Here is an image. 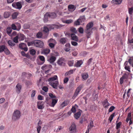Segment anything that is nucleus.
I'll return each mask as SVG.
<instances>
[{
    "instance_id": "f257e3e1",
    "label": "nucleus",
    "mask_w": 133,
    "mask_h": 133,
    "mask_svg": "<svg viewBox=\"0 0 133 133\" xmlns=\"http://www.w3.org/2000/svg\"><path fill=\"white\" fill-rule=\"evenodd\" d=\"M56 17V14L55 12H47L44 15V22L48 21L49 18H54Z\"/></svg>"
},
{
    "instance_id": "f03ea898",
    "label": "nucleus",
    "mask_w": 133,
    "mask_h": 133,
    "mask_svg": "<svg viewBox=\"0 0 133 133\" xmlns=\"http://www.w3.org/2000/svg\"><path fill=\"white\" fill-rule=\"evenodd\" d=\"M21 116V114L20 111L16 110L14 111L12 117V119L13 121H15L19 119Z\"/></svg>"
},
{
    "instance_id": "7ed1b4c3",
    "label": "nucleus",
    "mask_w": 133,
    "mask_h": 133,
    "mask_svg": "<svg viewBox=\"0 0 133 133\" xmlns=\"http://www.w3.org/2000/svg\"><path fill=\"white\" fill-rule=\"evenodd\" d=\"M12 5L13 8L19 10H20L22 7V2L20 1L14 2L12 4Z\"/></svg>"
},
{
    "instance_id": "20e7f679",
    "label": "nucleus",
    "mask_w": 133,
    "mask_h": 133,
    "mask_svg": "<svg viewBox=\"0 0 133 133\" xmlns=\"http://www.w3.org/2000/svg\"><path fill=\"white\" fill-rule=\"evenodd\" d=\"M33 42L34 43V45L37 47L42 48L43 46V42L39 40H34Z\"/></svg>"
},
{
    "instance_id": "39448f33",
    "label": "nucleus",
    "mask_w": 133,
    "mask_h": 133,
    "mask_svg": "<svg viewBox=\"0 0 133 133\" xmlns=\"http://www.w3.org/2000/svg\"><path fill=\"white\" fill-rule=\"evenodd\" d=\"M129 74L128 73H125L123 75L122 77L120 78L119 80V82L120 84H122L124 82V79L127 80L129 78Z\"/></svg>"
},
{
    "instance_id": "423d86ee",
    "label": "nucleus",
    "mask_w": 133,
    "mask_h": 133,
    "mask_svg": "<svg viewBox=\"0 0 133 133\" xmlns=\"http://www.w3.org/2000/svg\"><path fill=\"white\" fill-rule=\"evenodd\" d=\"M84 32L85 33L87 38H89L92 33V29H89L85 28L84 30Z\"/></svg>"
},
{
    "instance_id": "0eeeda50",
    "label": "nucleus",
    "mask_w": 133,
    "mask_h": 133,
    "mask_svg": "<svg viewBox=\"0 0 133 133\" xmlns=\"http://www.w3.org/2000/svg\"><path fill=\"white\" fill-rule=\"evenodd\" d=\"M82 88V85H80L78 87H77L75 92H74V95L72 97V99H74L75 98V97L78 94Z\"/></svg>"
},
{
    "instance_id": "6e6552de",
    "label": "nucleus",
    "mask_w": 133,
    "mask_h": 133,
    "mask_svg": "<svg viewBox=\"0 0 133 133\" xmlns=\"http://www.w3.org/2000/svg\"><path fill=\"white\" fill-rule=\"evenodd\" d=\"M65 35H68V36H70L71 37V39L72 40L75 41L77 42L78 41V37L76 36L75 34L72 33L70 34L69 33H66L65 34Z\"/></svg>"
},
{
    "instance_id": "1a4fd4ad",
    "label": "nucleus",
    "mask_w": 133,
    "mask_h": 133,
    "mask_svg": "<svg viewBox=\"0 0 133 133\" xmlns=\"http://www.w3.org/2000/svg\"><path fill=\"white\" fill-rule=\"evenodd\" d=\"M44 103L43 101H39L37 103V108L39 109L42 110L44 108Z\"/></svg>"
},
{
    "instance_id": "9d476101",
    "label": "nucleus",
    "mask_w": 133,
    "mask_h": 133,
    "mask_svg": "<svg viewBox=\"0 0 133 133\" xmlns=\"http://www.w3.org/2000/svg\"><path fill=\"white\" fill-rule=\"evenodd\" d=\"M69 131L71 132H74L76 131V125L74 123H72L69 128Z\"/></svg>"
},
{
    "instance_id": "9b49d317",
    "label": "nucleus",
    "mask_w": 133,
    "mask_h": 133,
    "mask_svg": "<svg viewBox=\"0 0 133 133\" xmlns=\"http://www.w3.org/2000/svg\"><path fill=\"white\" fill-rule=\"evenodd\" d=\"M65 61V59L63 57H62L59 58L57 63L59 65L62 66L64 64V62Z\"/></svg>"
},
{
    "instance_id": "f8f14e48",
    "label": "nucleus",
    "mask_w": 133,
    "mask_h": 133,
    "mask_svg": "<svg viewBox=\"0 0 133 133\" xmlns=\"http://www.w3.org/2000/svg\"><path fill=\"white\" fill-rule=\"evenodd\" d=\"M54 88L57 89L58 84V82L57 81L53 82H52L49 83Z\"/></svg>"
},
{
    "instance_id": "ddd939ff",
    "label": "nucleus",
    "mask_w": 133,
    "mask_h": 133,
    "mask_svg": "<svg viewBox=\"0 0 133 133\" xmlns=\"http://www.w3.org/2000/svg\"><path fill=\"white\" fill-rule=\"evenodd\" d=\"M17 36L19 41L24 40L25 37L24 35L21 33L18 34Z\"/></svg>"
},
{
    "instance_id": "4468645a",
    "label": "nucleus",
    "mask_w": 133,
    "mask_h": 133,
    "mask_svg": "<svg viewBox=\"0 0 133 133\" xmlns=\"http://www.w3.org/2000/svg\"><path fill=\"white\" fill-rule=\"evenodd\" d=\"M50 52V50L48 48H46L43 50L41 52V54L45 55H47Z\"/></svg>"
},
{
    "instance_id": "2eb2a0df",
    "label": "nucleus",
    "mask_w": 133,
    "mask_h": 133,
    "mask_svg": "<svg viewBox=\"0 0 133 133\" xmlns=\"http://www.w3.org/2000/svg\"><path fill=\"white\" fill-rule=\"evenodd\" d=\"M57 79V76L56 75H55L53 77L49 78L48 79V81L49 82V83H50L54 82V81Z\"/></svg>"
},
{
    "instance_id": "dca6fc26",
    "label": "nucleus",
    "mask_w": 133,
    "mask_h": 133,
    "mask_svg": "<svg viewBox=\"0 0 133 133\" xmlns=\"http://www.w3.org/2000/svg\"><path fill=\"white\" fill-rule=\"evenodd\" d=\"M83 63V62L82 60L77 61L75 64L74 66L77 67H80Z\"/></svg>"
},
{
    "instance_id": "f3484780",
    "label": "nucleus",
    "mask_w": 133,
    "mask_h": 133,
    "mask_svg": "<svg viewBox=\"0 0 133 133\" xmlns=\"http://www.w3.org/2000/svg\"><path fill=\"white\" fill-rule=\"evenodd\" d=\"M94 24L92 22H90L88 23L86 26V28L89 29H92L91 28L93 26Z\"/></svg>"
},
{
    "instance_id": "a211bd4d",
    "label": "nucleus",
    "mask_w": 133,
    "mask_h": 133,
    "mask_svg": "<svg viewBox=\"0 0 133 133\" xmlns=\"http://www.w3.org/2000/svg\"><path fill=\"white\" fill-rule=\"evenodd\" d=\"M16 92L18 94H19L21 89V86L19 84H18L16 86Z\"/></svg>"
},
{
    "instance_id": "6ab92c4d",
    "label": "nucleus",
    "mask_w": 133,
    "mask_h": 133,
    "mask_svg": "<svg viewBox=\"0 0 133 133\" xmlns=\"http://www.w3.org/2000/svg\"><path fill=\"white\" fill-rule=\"evenodd\" d=\"M56 58L55 56H51L49 59H48V61L51 63H52L56 60Z\"/></svg>"
},
{
    "instance_id": "aec40b11",
    "label": "nucleus",
    "mask_w": 133,
    "mask_h": 133,
    "mask_svg": "<svg viewBox=\"0 0 133 133\" xmlns=\"http://www.w3.org/2000/svg\"><path fill=\"white\" fill-rule=\"evenodd\" d=\"M76 7L74 5H69L68 6V10L69 11L71 10L73 11H74L76 9Z\"/></svg>"
},
{
    "instance_id": "412c9836",
    "label": "nucleus",
    "mask_w": 133,
    "mask_h": 133,
    "mask_svg": "<svg viewBox=\"0 0 133 133\" xmlns=\"http://www.w3.org/2000/svg\"><path fill=\"white\" fill-rule=\"evenodd\" d=\"M102 104L103 107L105 108H107L110 105V103L108 102L107 100H105L103 102Z\"/></svg>"
},
{
    "instance_id": "4be33fe9",
    "label": "nucleus",
    "mask_w": 133,
    "mask_h": 133,
    "mask_svg": "<svg viewBox=\"0 0 133 133\" xmlns=\"http://www.w3.org/2000/svg\"><path fill=\"white\" fill-rule=\"evenodd\" d=\"M8 44L12 48V47L16 45L15 43H14V42L11 40H9L8 42Z\"/></svg>"
},
{
    "instance_id": "5701e85b",
    "label": "nucleus",
    "mask_w": 133,
    "mask_h": 133,
    "mask_svg": "<svg viewBox=\"0 0 133 133\" xmlns=\"http://www.w3.org/2000/svg\"><path fill=\"white\" fill-rule=\"evenodd\" d=\"M94 126L93 122L92 121H91L89 125L88 126V128L87 131V132H89V130L91 129Z\"/></svg>"
},
{
    "instance_id": "b1692460",
    "label": "nucleus",
    "mask_w": 133,
    "mask_h": 133,
    "mask_svg": "<svg viewBox=\"0 0 133 133\" xmlns=\"http://www.w3.org/2000/svg\"><path fill=\"white\" fill-rule=\"evenodd\" d=\"M66 38H62L60 39L59 42L62 44H64L66 42Z\"/></svg>"
},
{
    "instance_id": "393cba45",
    "label": "nucleus",
    "mask_w": 133,
    "mask_h": 133,
    "mask_svg": "<svg viewBox=\"0 0 133 133\" xmlns=\"http://www.w3.org/2000/svg\"><path fill=\"white\" fill-rule=\"evenodd\" d=\"M78 19H79V20L81 22V23L84 22L86 20V19L84 15L80 16Z\"/></svg>"
},
{
    "instance_id": "a878e982",
    "label": "nucleus",
    "mask_w": 133,
    "mask_h": 133,
    "mask_svg": "<svg viewBox=\"0 0 133 133\" xmlns=\"http://www.w3.org/2000/svg\"><path fill=\"white\" fill-rule=\"evenodd\" d=\"M128 11L130 16H132L133 13V6H131L130 8H129Z\"/></svg>"
},
{
    "instance_id": "bb28decb",
    "label": "nucleus",
    "mask_w": 133,
    "mask_h": 133,
    "mask_svg": "<svg viewBox=\"0 0 133 133\" xmlns=\"http://www.w3.org/2000/svg\"><path fill=\"white\" fill-rule=\"evenodd\" d=\"M82 78L83 80H85L87 79L88 77V74H83L82 75Z\"/></svg>"
},
{
    "instance_id": "cd10ccee",
    "label": "nucleus",
    "mask_w": 133,
    "mask_h": 133,
    "mask_svg": "<svg viewBox=\"0 0 133 133\" xmlns=\"http://www.w3.org/2000/svg\"><path fill=\"white\" fill-rule=\"evenodd\" d=\"M69 102L67 101H64L60 105V107L61 108H63L64 107L67 105L68 104Z\"/></svg>"
},
{
    "instance_id": "c85d7f7f",
    "label": "nucleus",
    "mask_w": 133,
    "mask_h": 133,
    "mask_svg": "<svg viewBox=\"0 0 133 133\" xmlns=\"http://www.w3.org/2000/svg\"><path fill=\"white\" fill-rule=\"evenodd\" d=\"M81 115V113L80 111L77 112L75 114V117L76 119H77Z\"/></svg>"
},
{
    "instance_id": "c756f323",
    "label": "nucleus",
    "mask_w": 133,
    "mask_h": 133,
    "mask_svg": "<svg viewBox=\"0 0 133 133\" xmlns=\"http://www.w3.org/2000/svg\"><path fill=\"white\" fill-rule=\"evenodd\" d=\"M57 100H52L51 102L49 104L50 106L54 107L57 102Z\"/></svg>"
},
{
    "instance_id": "7c9ffc66",
    "label": "nucleus",
    "mask_w": 133,
    "mask_h": 133,
    "mask_svg": "<svg viewBox=\"0 0 133 133\" xmlns=\"http://www.w3.org/2000/svg\"><path fill=\"white\" fill-rule=\"evenodd\" d=\"M26 46V45L24 43H21L19 44V47L21 49H23L24 47Z\"/></svg>"
},
{
    "instance_id": "2f4dec72",
    "label": "nucleus",
    "mask_w": 133,
    "mask_h": 133,
    "mask_svg": "<svg viewBox=\"0 0 133 133\" xmlns=\"http://www.w3.org/2000/svg\"><path fill=\"white\" fill-rule=\"evenodd\" d=\"M122 123L121 122H120L118 123H116V130H118L120 128L121 126L122 125Z\"/></svg>"
},
{
    "instance_id": "473e14b6",
    "label": "nucleus",
    "mask_w": 133,
    "mask_h": 133,
    "mask_svg": "<svg viewBox=\"0 0 133 133\" xmlns=\"http://www.w3.org/2000/svg\"><path fill=\"white\" fill-rule=\"evenodd\" d=\"M6 46L4 45L0 46V53H2L4 51Z\"/></svg>"
},
{
    "instance_id": "72a5a7b5",
    "label": "nucleus",
    "mask_w": 133,
    "mask_h": 133,
    "mask_svg": "<svg viewBox=\"0 0 133 133\" xmlns=\"http://www.w3.org/2000/svg\"><path fill=\"white\" fill-rule=\"evenodd\" d=\"M73 73V70H69V71L66 72L65 74V76H66L72 74Z\"/></svg>"
},
{
    "instance_id": "f704fd0d",
    "label": "nucleus",
    "mask_w": 133,
    "mask_h": 133,
    "mask_svg": "<svg viewBox=\"0 0 133 133\" xmlns=\"http://www.w3.org/2000/svg\"><path fill=\"white\" fill-rule=\"evenodd\" d=\"M70 31L72 32L76 33L77 31L76 30V28L73 27H71L70 29Z\"/></svg>"
},
{
    "instance_id": "c9c22d12",
    "label": "nucleus",
    "mask_w": 133,
    "mask_h": 133,
    "mask_svg": "<svg viewBox=\"0 0 133 133\" xmlns=\"http://www.w3.org/2000/svg\"><path fill=\"white\" fill-rule=\"evenodd\" d=\"M18 15V13L17 12H15L13 13L12 15L13 19H14L17 18Z\"/></svg>"
},
{
    "instance_id": "e433bc0d",
    "label": "nucleus",
    "mask_w": 133,
    "mask_h": 133,
    "mask_svg": "<svg viewBox=\"0 0 133 133\" xmlns=\"http://www.w3.org/2000/svg\"><path fill=\"white\" fill-rule=\"evenodd\" d=\"M4 17L5 18H8L10 16V14L9 12H5L4 14Z\"/></svg>"
},
{
    "instance_id": "4c0bfd02",
    "label": "nucleus",
    "mask_w": 133,
    "mask_h": 133,
    "mask_svg": "<svg viewBox=\"0 0 133 133\" xmlns=\"http://www.w3.org/2000/svg\"><path fill=\"white\" fill-rule=\"evenodd\" d=\"M115 113H113L111 115L109 118L108 120H109L110 122H111L112 120L113 117H114L115 115Z\"/></svg>"
},
{
    "instance_id": "58836bf2",
    "label": "nucleus",
    "mask_w": 133,
    "mask_h": 133,
    "mask_svg": "<svg viewBox=\"0 0 133 133\" xmlns=\"http://www.w3.org/2000/svg\"><path fill=\"white\" fill-rule=\"evenodd\" d=\"M78 30L79 33L82 34L83 33L84 30L83 28L80 27L78 29Z\"/></svg>"
},
{
    "instance_id": "ea45409f",
    "label": "nucleus",
    "mask_w": 133,
    "mask_h": 133,
    "mask_svg": "<svg viewBox=\"0 0 133 133\" xmlns=\"http://www.w3.org/2000/svg\"><path fill=\"white\" fill-rule=\"evenodd\" d=\"M18 38L17 36H16L14 38L13 41L14 42L17 43L18 42Z\"/></svg>"
},
{
    "instance_id": "a19ab883",
    "label": "nucleus",
    "mask_w": 133,
    "mask_h": 133,
    "mask_svg": "<svg viewBox=\"0 0 133 133\" xmlns=\"http://www.w3.org/2000/svg\"><path fill=\"white\" fill-rule=\"evenodd\" d=\"M4 52L6 55H9L10 53V51L6 47Z\"/></svg>"
},
{
    "instance_id": "79ce46f5",
    "label": "nucleus",
    "mask_w": 133,
    "mask_h": 133,
    "mask_svg": "<svg viewBox=\"0 0 133 133\" xmlns=\"http://www.w3.org/2000/svg\"><path fill=\"white\" fill-rule=\"evenodd\" d=\"M12 31V29L11 28L9 27L7 28L6 32L8 34H10Z\"/></svg>"
},
{
    "instance_id": "37998d69",
    "label": "nucleus",
    "mask_w": 133,
    "mask_h": 133,
    "mask_svg": "<svg viewBox=\"0 0 133 133\" xmlns=\"http://www.w3.org/2000/svg\"><path fill=\"white\" fill-rule=\"evenodd\" d=\"M30 52V54L32 55H35L36 52L35 50L34 49L31 50Z\"/></svg>"
},
{
    "instance_id": "c03bdc74",
    "label": "nucleus",
    "mask_w": 133,
    "mask_h": 133,
    "mask_svg": "<svg viewBox=\"0 0 133 133\" xmlns=\"http://www.w3.org/2000/svg\"><path fill=\"white\" fill-rule=\"evenodd\" d=\"M39 59L43 62V63L45 62V59L44 57L42 56H39Z\"/></svg>"
},
{
    "instance_id": "a18cd8bd",
    "label": "nucleus",
    "mask_w": 133,
    "mask_h": 133,
    "mask_svg": "<svg viewBox=\"0 0 133 133\" xmlns=\"http://www.w3.org/2000/svg\"><path fill=\"white\" fill-rule=\"evenodd\" d=\"M42 33L40 32H38L36 35L37 37L38 38H41L42 37Z\"/></svg>"
},
{
    "instance_id": "49530a36",
    "label": "nucleus",
    "mask_w": 133,
    "mask_h": 133,
    "mask_svg": "<svg viewBox=\"0 0 133 133\" xmlns=\"http://www.w3.org/2000/svg\"><path fill=\"white\" fill-rule=\"evenodd\" d=\"M81 22L79 21V19H78L77 21L75 22L74 25H80V23Z\"/></svg>"
},
{
    "instance_id": "de8ad7c7",
    "label": "nucleus",
    "mask_w": 133,
    "mask_h": 133,
    "mask_svg": "<svg viewBox=\"0 0 133 133\" xmlns=\"http://www.w3.org/2000/svg\"><path fill=\"white\" fill-rule=\"evenodd\" d=\"M49 95L50 97L52 99H54L56 98V97L55 95H54L53 94L50 93H49Z\"/></svg>"
},
{
    "instance_id": "09e8293b",
    "label": "nucleus",
    "mask_w": 133,
    "mask_h": 133,
    "mask_svg": "<svg viewBox=\"0 0 133 133\" xmlns=\"http://www.w3.org/2000/svg\"><path fill=\"white\" fill-rule=\"evenodd\" d=\"M43 31L47 33L49 31V29L47 27L44 26L43 28Z\"/></svg>"
},
{
    "instance_id": "8fccbe9b",
    "label": "nucleus",
    "mask_w": 133,
    "mask_h": 133,
    "mask_svg": "<svg viewBox=\"0 0 133 133\" xmlns=\"http://www.w3.org/2000/svg\"><path fill=\"white\" fill-rule=\"evenodd\" d=\"M115 108V107L114 106L111 107L109 109V112L112 111Z\"/></svg>"
},
{
    "instance_id": "3c124183",
    "label": "nucleus",
    "mask_w": 133,
    "mask_h": 133,
    "mask_svg": "<svg viewBox=\"0 0 133 133\" xmlns=\"http://www.w3.org/2000/svg\"><path fill=\"white\" fill-rule=\"evenodd\" d=\"M74 64V61H70L68 62V64L69 66H72Z\"/></svg>"
},
{
    "instance_id": "603ef678",
    "label": "nucleus",
    "mask_w": 133,
    "mask_h": 133,
    "mask_svg": "<svg viewBox=\"0 0 133 133\" xmlns=\"http://www.w3.org/2000/svg\"><path fill=\"white\" fill-rule=\"evenodd\" d=\"M125 69L128 71L129 72H130V66H125L124 67Z\"/></svg>"
},
{
    "instance_id": "864d4df0",
    "label": "nucleus",
    "mask_w": 133,
    "mask_h": 133,
    "mask_svg": "<svg viewBox=\"0 0 133 133\" xmlns=\"http://www.w3.org/2000/svg\"><path fill=\"white\" fill-rule=\"evenodd\" d=\"M71 44L74 46H76L78 45V43L76 42L72 41L71 42Z\"/></svg>"
},
{
    "instance_id": "5fc2aeb1",
    "label": "nucleus",
    "mask_w": 133,
    "mask_h": 133,
    "mask_svg": "<svg viewBox=\"0 0 133 133\" xmlns=\"http://www.w3.org/2000/svg\"><path fill=\"white\" fill-rule=\"evenodd\" d=\"M42 89L45 92H47L48 90V88L47 87L44 86L43 87Z\"/></svg>"
},
{
    "instance_id": "6e6d98bb",
    "label": "nucleus",
    "mask_w": 133,
    "mask_h": 133,
    "mask_svg": "<svg viewBox=\"0 0 133 133\" xmlns=\"http://www.w3.org/2000/svg\"><path fill=\"white\" fill-rule=\"evenodd\" d=\"M12 29L14 30H17V29L16 28V26L14 24H12L11 25V28Z\"/></svg>"
},
{
    "instance_id": "4d7b16f0",
    "label": "nucleus",
    "mask_w": 133,
    "mask_h": 133,
    "mask_svg": "<svg viewBox=\"0 0 133 133\" xmlns=\"http://www.w3.org/2000/svg\"><path fill=\"white\" fill-rule=\"evenodd\" d=\"M41 128V126H37V133H39L40 131Z\"/></svg>"
},
{
    "instance_id": "13d9d810",
    "label": "nucleus",
    "mask_w": 133,
    "mask_h": 133,
    "mask_svg": "<svg viewBox=\"0 0 133 133\" xmlns=\"http://www.w3.org/2000/svg\"><path fill=\"white\" fill-rule=\"evenodd\" d=\"M49 46L51 48H53L55 45V44L52 43H50L49 44Z\"/></svg>"
},
{
    "instance_id": "bf43d9fd",
    "label": "nucleus",
    "mask_w": 133,
    "mask_h": 133,
    "mask_svg": "<svg viewBox=\"0 0 133 133\" xmlns=\"http://www.w3.org/2000/svg\"><path fill=\"white\" fill-rule=\"evenodd\" d=\"M23 102V100L18 101L17 102V104L19 106H21L22 105Z\"/></svg>"
},
{
    "instance_id": "052dcab7",
    "label": "nucleus",
    "mask_w": 133,
    "mask_h": 133,
    "mask_svg": "<svg viewBox=\"0 0 133 133\" xmlns=\"http://www.w3.org/2000/svg\"><path fill=\"white\" fill-rule=\"evenodd\" d=\"M71 110L72 112L75 113L76 112V109L74 107H72Z\"/></svg>"
},
{
    "instance_id": "680f3d73",
    "label": "nucleus",
    "mask_w": 133,
    "mask_h": 133,
    "mask_svg": "<svg viewBox=\"0 0 133 133\" xmlns=\"http://www.w3.org/2000/svg\"><path fill=\"white\" fill-rule=\"evenodd\" d=\"M36 93V91L35 90H33L32 91V93L31 94V97H34L35 94Z\"/></svg>"
},
{
    "instance_id": "e2e57ef3",
    "label": "nucleus",
    "mask_w": 133,
    "mask_h": 133,
    "mask_svg": "<svg viewBox=\"0 0 133 133\" xmlns=\"http://www.w3.org/2000/svg\"><path fill=\"white\" fill-rule=\"evenodd\" d=\"M48 42H49L50 43H56L55 41L52 38L50 39L49 40Z\"/></svg>"
},
{
    "instance_id": "0e129e2a",
    "label": "nucleus",
    "mask_w": 133,
    "mask_h": 133,
    "mask_svg": "<svg viewBox=\"0 0 133 133\" xmlns=\"http://www.w3.org/2000/svg\"><path fill=\"white\" fill-rule=\"evenodd\" d=\"M25 83V84L27 86L30 85L31 84V82L28 81H26Z\"/></svg>"
},
{
    "instance_id": "69168bd1",
    "label": "nucleus",
    "mask_w": 133,
    "mask_h": 133,
    "mask_svg": "<svg viewBox=\"0 0 133 133\" xmlns=\"http://www.w3.org/2000/svg\"><path fill=\"white\" fill-rule=\"evenodd\" d=\"M92 58H90L88 60L87 63L88 65H89L92 62Z\"/></svg>"
},
{
    "instance_id": "338daca9",
    "label": "nucleus",
    "mask_w": 133,
    "mask_h": 133,
    "mask_svg": "<svg viewBox=\"0 0 133 133\" xmlns=\"http://www.w3.org/2000/svg\"><path fill=\"white\" fill-rule=\"evenodd\" d=\"M69 81V78L67 77L65 78L63 82L64 83H67Z\"/></svg>"
},
{
    "instance_id": "774afa93",
    "label": "nucleus",
    "mask_w": 133,
    "mask_h": 133,
    "mask_svg": "<svg viewBox=\"0 0 133 133\" xmlns=\"http://www.w3.org/2000/svg\"><path fill=\"white\" fill-rule=\"evenodd\" d=\"M33 41L31 42H29L28 43V45L29 46H30L31 45H34V43L33 42Z\"/></svg>"
}]
</instances>
